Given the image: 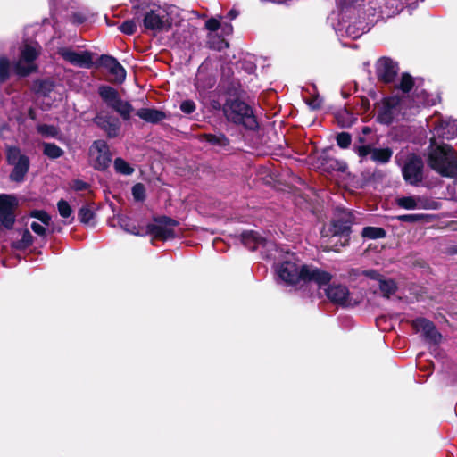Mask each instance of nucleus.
Segmentation results:
<instances>
[{"instance_id":"obj_25","label":"nucleus","mask_w":457,"mask_h":457,"mask_svg":"<svg viewBox=\"0 0 457 457\" xmlns=\"http://www.w3.org/2000/svg\"><path fill=\"white\" fill-rule=\"evenodd\" d=\"M136 114L140 119L150 123H157L165 118L163 112L152 108H141Z\"/></svg>"},{"instance_id":"obj_21","label":"nucleus","mask_w":457,"mask_h":457,"mask_svg":"<svg viewBox=\"0 0 457 457\" xmlns=\"http://www.w3.org/2000/svg\"><path fill=\"white\" fill-rule=\"evenodd\" d=\"M101 62L113 77L114 82L122 83L125 80L126 71L114 57L110 55H102Z\"/></svg>"},{"instance_id":"obj_23","label":"nucleus","mask_w":457,"mask_h":457,"mask_svg":"<svg viewBox=\"0 0 457 457\" xmlns=\"http://www.w3.org/2000/svg\"><path fill=\"white\" fill-rule=\"evenodd\" d=\"M434 129L437 137L447 140L453 139L457 137V120H442Z\"/></svg>"},{"instance_id":"obj_47","label":"nucleus","mask_w":457,"mask_h":457,"mask_svg":"<svg viewBox=\"0 0 457 457\" xmlns=\"http://www.w3.org/2000/svg\"><path fill=\"white\" fill-rule=\"evenodd\" d=\"M220 26V22L218 19L211 18L209 19L206 23L205 27L210 31H216Z\"/></svg>"},{"instance_id":"obj_10","label":"nucleus","mask_w":457,"mask_h":457,"mask_svg":"<svg viewBox=\"0 0 457 457\" xmlns=\"http://www.w3.org/2000/svg\"><path fill=\"white\" fill-rule=\"evenodd\" d=\"M242 242L245 247L252 251L260 249L262 253H263V250H266L267 258L273 257L270 252L276 250V245L272 241L267 240L255 231L244 232L242 234Z\"/></svg>"},{"instance_id":"obj_29","label":"nucleus","mask_w":457,"mask_h":457,"mask_svg":"<svg viewBox=\"0 0 457 457\" xmlns=\"http://www.w3.org/2000/svg\"><path fill=\"white\" fill-rule=\"evenodd\" d=\"M361 235L363 237L369 239H378L386 237V231L381 228L377 227H365L362 229Z\"/></svg>"},{"instance_id":"obj_15","label":"nucleus","mask_w":457,"mask_h":457,"mask_svg":"<svg viewBox=\"0 0 457 457\" xmlns=\"http://www.w3.org/2000/svg\"><path fill=\"white\" fill-rule=\"evenodd\" d=\"M399 71L398 64L388 57H381L376 63L378 79L383 82H392Z\"/></svg>"},{"instance_id":"obj_1","label":"nucleus","mask_w":457,"mask_h":457,"mask_svg":"<svg viewBox=\"0 0 457 457\" xmlns=\"http://www.w3.org/2000/svg\"><path fill=\"white\" fill-rule=\"evenodd\" d=\"M276 274L287 285H295L300 282H312L319 287L328 284L332 275L312 265H304L294 253H287L286 259L277 264Z\"/></svg>"},{"instance_id":"obj_50","label":"nucleus","mask_w":457,"mask_h":457,"mask_svg":"<svg viewBox=\"0 0 457 457\" xmlns=\"http://www.w3.org/2000/svg\"><path fill=\"white\" fill-rule=\"evenodd\" d=\"M71 188L75 191H83L88 188V184L82 180L76 179L72 182Z\"/></svg>"},{"instance_id":"obj_6","label":"nucleus","mask_w":457,"mask_h":457,"mask_svg":"<svg viewBox=\"0 0 457 457\" xmlns=\"http://www.w3.org/2000/svg\"><path fill=\"white\" fill-rule=\"evenodd\" d=\"M38 44H26L21 50L19 60L13 64L14 72L21 77H25L37 71L36 60L40 54Z\"/></svg>"},{"instance_id":"obj_42","label":"nucleus","mask_w":457,"mask_h":457,"mask_svg":"<svg viewBox=\"0 0 457 457\" xmlns=\"http://www.w3.org/2000/svg\"><path fill=\"white\" fill-rule=\"evenodd\" d=\"M31 217L37 219L44 225L48 226L51 220V217L45 211L35 210L31 212Z\"/></svg>"},{"instance_id":"obj_39","label":"nucleus","mask_w":457,"mask_h":457,"mask_svg":"<svg viewBox=\"0 0 457 457\" xmlns=\"http://www.w3.org/2000/svg\"><path fill=\"white\" fill-rule=\"evenodd\" d=\"M137 25L132 20H128L122 22L120 26V30L126 35H132L136 32Z\"/></svg>"},{"instance_id":"obj_2","label":"nucleus","mask_w":457,"mask_h":457,"mask_svg":"<svg viewBox=\"0 0 457 457\" xmlns=\"http://www.w3.org/2000/svg\"><path fill=\"white\" fill-rule=\"evenodd\" d=\"M416 104L410 106V99L408 96L402 98L398 96H391L383 99L378 107V120L380 123L390 124L394 120L407 119L418 112L419 104H427L425 100L420 98L416 100Z\"/></svg>"},{"instance_id":"obj_28","label":"nucleus","mask_w":457,"mask_h":457,"mask_svg":"<svg viewBox=\"0 0 457 457\" xmlns=\"http://www.w3.org/2000/svg\"><path fill=\"white\" fill-rule=\"evenodd\" d=\"M43 153L50 159H56L63 154V150L55 144L43 143Z\"/></svg>"},{"instance_id":"obj_30","label":"nucleus","mask_w":457,"mask_h":457,"mask_svg":"<svg viewBox=\"0 0 457 457\" xmlns=\"http://www.w3.org/2000/svg\"><path fill=\"white\" fill-rule=\"evenodd\" d=\"M33 243V237L28 229L22 231V236L20 240L12 243V247L18 250L25 249L31 245Z\"/></svg>"},{"instance_id":"obj_5","label":"nucleus","mask_w":457,"mask_h":457,"mask_svg":"<svg viewBox=\"0 0 457 457\" xmlns=\"http://www.w3.org/2000/svg\"><path fill=\"white\" fill-rule=\"evenodd\" d=\"M222 111L229 122L242 125L248 129H254L258 126L252 108L243 101L228 99L224 104Z\"/></svg>"},{"instance_id":"obj_37","label":"nucleus","mask_w":457,"mask_h":457,"mask_svg":"<svg viewBox=\"0 0 457 457\" xmlns=\"http://www.w3.org/2000/svg\"><path fill=\"white\" fill-rule=\"evenodd\" d=\"M425 218V214H403L396 217V219L403 222L414 223L422 220Z\"/></svg>"},{"instance_id":"obj_27","label":"nucleus","mask_w":457,"mask_h":457,"mask_svg":"<svg viewBox=\"0 0 457 457\" xmlns=\"http://www.w3.org/2000/svg\"><path fill=\"white\" fill-rule=\"evenodd\" d=\"M37 132L46 138H61L60 129L54 125L40 124L37 126Z\"/></svg>"},{"instance_id":"obj_38","label":"nucleus","mask_w":457,"mask_h":457,"mask_svg":"<svg viewBox=\"0 0 457 457\" xmlns=\"http://www.w3.org/2000/svg\"><path fill=\"white\" fill-rule=\"evenodd\" d=\"M132 195L136 201H143L145 198V189L143 184L137 183L132 187Z\"/></svg>"},{"instance_id":"obj_33","label":"nucleus","mask_w":457,"mask_h":457,"mask_svg":"<svg viewBox=\"0 0 457 457\" xmlns=\"http://www.w3.org/2000/svg\"><path fill=\"white\" fill-rule=\"evenodd\" d=\"M10 62L5 56H0V81L6 80L9 77Z\"/></svg>"},{"instance_id":"obj_26","label":"nucleus","mask_w":457,"mask_h":457,"mask_svg":"<svg viewBox=\"0 0 457 457\" xmlns=\"http://www.w3.org/2000/svg\"><path fill=\"white\" fill-rule=\"evenodd\" d=\"M399 207L406 210H415L421 208V200L415 196H403L396 199Z\"/></svg>"},{"instance_id":"obj_17","label":"nucleus","mask_w":457,"mask_h":457,"mask_svg":"<svg viewBox=\"0 0 457 457\" xmlns=\"http://www.w3.org/2000/svg\"><path fill=\"white\" fill-rule=\"evenodd\" d=\"M357 154L361 157V162H363L365 159L370 157L372 161L380 163L387 162L391 156L392 151L385 148H374L369 145L357 146L355 148Z\"/></svg>"},{"instance_id":"obj_44","label":"nucleus","mask_w":457,"mask_h":457,"mask_svg":"<svg viewBox=\"0 0 457 457\" xmlns=\"http://www.w3.org/2000/svg\"><path fill=\"white\" fill-rule=\"evenodd\" d=\"M180 110L187 114H190L195 111V104L192 100L183 101L180 104Z\"/></svg>"},{"instance_id":"obj_51","label":"nucleus","mask_w":457,"mask_h":457,"mask_svg":"<svg viewBox=\"0 0 457 457\" xmlns=\"http://www.w3.org/2000/svg\"><path fill=\"white\" fill-rule=\"evenodd\" d=\"M30 228L33 230V232L37 234L38 236H45L46 234V228L44 224L42 225L34 221L31 223Z\"/></svg>"},{"instance_id":"obj_48","label":"nucleus","mask_w":457,"mask_h":457,"mask_svg":"<svg viewBox=\"0 0 457 457\" xmlns=\"http://www.w3.org/2000/svg\"><path fill=\"white\" fill-rule=\"evenodd\" d=\"M361 274L370 279L379 280L382 278L381 275L375 270H365L361 271Z\"/></svg>"},{"instance_id":"obj_41","label":"nucleus","mask_w":457,"mask_h":457,"mask_svg":"<svg viewBox=\"0 0 457 457\" xmlns=\"http://www.w3.org/2000/svg\"><path fill=\"white\" fill-rule=\"evenodd\" d=\"M351 141V136L346 132H341L337 136V143L341 148H347L350 145Z\"/></svg>"},{"instance_id":"obj_40","label":"nucleus","mask_w":457,"mask_h":457,"mask_svg":"<svg viewBox=\"0 0 457 457\" xmlns=\"http://www.w3.org/2000/svg\"><path fill=\"white\" fill-rule=\"evenodd\" d=\"M57 207L58 212L62 218H69L71 215V208L66 201L60 200L57 204Z\"/></svg>"},{"instance_id":"obj_8","label":"nucleus","mask_w":457,"mask_h":457,"mask_svg":"<svg viewBox=\"0 0 457 457\" xmlns=\"http://www.w3.org/2000/svg\"><path fill=\"white\" fill-rule=\"evenodd\" d=\"M98 92L107 106L117 112L123 120H129L134 109L129 102L120 97L116 89L109 86H103L99 87Z\"/></svg>"},{"instance_id":"obj_7","label":"nucleus","mask_w":457,"mask_h":457,"mask_svg":"<svg viewBox=\"0 0 457 457\" xmlns=\"http://www.w3.org/2000/svg\"><path fill=\"white\" fill-rule=\"evenodd\" d=\"M98 92L107 106L117 112L123 120H129L134 109L129 102L120 97L116 89L109 86H103L99 87Z\"/></svg>"},{"instance_id":"obj_18","label":"nucleus","mask_w":457,"mask_h":457,"mask_svg":"<svg viewBox=\"0 0 457 457\" xmlns=\"http://www.w3.org/2000/svg\"><path fill=\"white\" fill-rule=\"evenodd\" d=\"M95 123L105 131L109 137H116L119 135L120 122L118 118L100 112L94 119Z\"/></svg>"},{"instance_id":"obj_56","label":"nucleus","mask_w":457,"mask_h":457,"mask_svg":"<svg viewBox=\"0 0 457 457\" xmlns=\"http://www.w3.org/2000/svg\"><path fill=\"white\" fill-rule=\"evenodd\" d=\"M85 21V17H71V21L73 23H83Z\"/></svg>"},{"instance_id":"obj_24","label":"nucleus","mask_w":457,"mask_h":457,"mask_svg":"<svg viewBox=\"0 0 457 457\" xmlns=\"http://www.w3.org/2000/svg\"><path fill=\"white\" fill-rule=\"evenodd\" d=\"M347 241H345L344 237L332 238V234L329 235L326 229L321 231V246L325 251H336L337 252L339 246H343L345 245Z\"/></svg>"},{"instance_id":"obj_53","label":"nucleus","mask_w":457,"mask_h":457,"mask_svg":"<svg viewBox=\"0 0 457 457\" xmlns=\"http://www.w3.org/2000/svg\"><path fill=\"white\" fill-rule=\"evenodd\" d=\"M238 16V12L235 9H232L230 10L228 12V18L229 20H234L236 19L237 17Z\"/></svg>"},{"instance_id":"obj_20","label":"nucleus","mask_w":457,"mask_h":457,"mask_svg":"<svg viewBox=\"0 0 457 457\" xmlns=\"http://www.w3.org/2000/svg\"><path fill=\"white\" fill-rule=\"evenodd\" d=\"M163 225H149L148 232L152 234L155 238L162 240H168L175 237V232L171 227L176 226L178 223L176 220L163 218Z\"/></svg>"},{"instance_id":"obj_49","label":"nucleus","mask_w":457,"mask_h":457,"mask_svg":"<svg viewBox=\"0 0 457 457\" xmlns=\"http://www.w3.org/2000/svg\"><path fill=\"white\" fill-rule=\"evenodd\" d=\"M120 226L124 228V230H126L129 233H131L133 235L140 234L136 226H134V225L130 226V225L127 224V221L124 219L120 220Z\"/></svg>"},{"instance_id":"obj_57","label":"nucleus","mask_w":457,"mask_h":457,"mask_svg":"<svg viewBox=\"0 0 457 457\" xmlns=\"http://www.w3.org/2000/svg\"><path fill=\"white\" fill-rule=\"evenodd\" d=\"M29 116L31 119H35V116H34V112L32 109L29 110Z\"/></svg>"},{"instance_id":"obj_52","label":"nucleus","mask_w":457,"mask_h":457,"mask_svg":"<svg viewBox=\"0 0 457 457\" xmlns=\"http://www.w3.org/2000/svg\"><path fill=\"white\" fill-rule=\"evenodd\" d=\"M308 104L312 109H318L321 105V100L319 97H316V98L312 99V101L308 102Z\"/></svg>"},{"instance_id":"obj_11","label":"nucleus","mask_w":457,"mask_h":457,"mask_svg":"<svg viewBox=\"0 0 457 457\" xmlns=\"http://www.w3.org/2000/svg\"><path fill=\"white\" fill-rule=\"evenodd\" d=\"M57 54L67 62L78 66L89 68L93 63L92 54L88 51L77 52L71 47H59Z\"/></svg>"},{"instance_id":"obj_13","label":"nucleus","mask_w":457,"mask_h":457,"mask_svg":"<svg viewBox=\"0 0 457 457\" xmlns=\"http://www.w3.org/2000/svg\"><path fill=\"white\" fill-rule=\"evenodd\" d=\"M423 162L415 154L410 155L403 167V176L411 185H417L422 180Z\"/></svg>"},{"instance_id":"obj_43","label":"nucleus","mask_w":457,"mask_h":457,"mask_svg":"<svg viewBox=\"0 0 457 457\" xmlns=\"http://www.w3.org/2000/svg\"><path fill=\"white\" fill-rule=\"evenodd\" d=\"M328 163L330 168L338 171H345L347 169V164L344 161L330 159Z\"/></svg>"},{"instance_id":"obj_32","label":"nucleus","mask_w":457,"mask_h":457,"mask_svg":"<svg viewBox=\"0 0 457 457\" xmlns=\"http://www.w3.org/2000/svg\"><path fill=\"white\" fill-rule=\"evenodd\" d=\"M113 166L115 170L122 175H130L134 171V169L122 158H116Z\"/></svg>"},{"instance_id":"obj_55","label":"nucleus","mask_w":457,"mask_h":457,"mask_svg":"<svg viewBox=\"0 0 457 457\" xmlns=\"http://www.w3.org/2000/svg\"><path fill=\"white\" fill-rule=\"evenodd\" d=\"M232 30H233V28H232L231 24H228V23L224 24L223 31L226 34H230L232 32Z\"/></svg>"},{"instance_id":"obj_36","label":"nucleus","mask_w":457,"mask_h":457,"mask_svg":"<svg viewBox=\"0 0 457 457\" xmlns=\"http://www.w3.org/2000/svg\"><path fill=\"white\" fill-rule=\"evenodd\" d=\"M94 218V212L88 207H81L79 212V219L84 224H89Z\"/></svg>"},{"instance_id":"obj_45","label":"nucleus","mask_w":457,"mask_h":457,"mask_svg":"<svg viewBox=\"0 0 457 457\" xmlns=\"http://www.w3.org/2000/svg\"><path fill=\"white\" fill-rule=\"evenodd\" d=\"M54 87V84L50 80H44L41 81L38 87V92L43 94L44 96H46L49 94Z\"/></svg>"},{"instance_id":"obj_9","label":"nucleus","mask_w":457,"mask_h":457,"mask_svg":"<svg viewBox=\"0 0 457 457\" xmlns=\"http://www.w3.org/2000/svg\"><path fill=\"white\" fill-rule=\"evenodd\" d=\"M7 160L13 166L10 175L11 179L16 182L22 181L29 168V158L22 154L19 148L10 147L7 150Z\"/></svg>"},{"instance_id":"obj_54","label":"nucleus","mask_w":457,"mask_h":457,"mask_svg":"<svg viewBox=\"0 0 457 457\" xmlns=\"http://www.w3.org/2000/svg\"><path fill=\"white\" fill-rule=\"evenodd\" d=\"M353 29H354V27H353V26H352V25H350V26L347 28V30H346V31H347V33H348L349 35H353V37H360V36L363 33V32H361V33L354 34V32H353Z\"/></svg>"},{"instance_id":"obj_12","label":"nucleus","mask_w":457,"mask_h":457,"mask_svg":"<svg viewBox=\"0 0 457 457\" xmlns=\"http://www.w3.org/2000/svg\"><path fill=\"white\" fill-rule=\"evenodd\" d=\"M18 205L17 198L12 195H0V221L2 225L10 229L15 221V209Z\"/></svg>"},{"instance_id":"obj_14","label":"nucleus","mask_w":457,"mask_h":457,"mask_svg":"<svg viewBox=\"0 0 457 457\" xmlns=\"http://www.w3.org/2000/svg\"><path fill=\"white\" fill-rule=\"evenodd\" d=\"M90 156L94 167L99 170L106 169L111 162V154L108 145L104 140H96L90 147Z\"/></svg>"},{"instance_id":"obj_4","label":"nucleus","mask_w":457,"mask_h":457,"mask_svg":"<svg viewBox=\"0 0 457 457\" xmlns=\"http://www.w3.org/2000/svg\"><path fill=\"white\" fill-rule=\"evenodd\" d=\"M143 24L146 29L153 31L169 30L171 27V14L175 11V7L168 4H158L149 3L143 7Z\"/></svg>"},{"instance_id":"obj_35","label":"nucleus","mask_w":457,"mask_h":457,"mask_svg":"<svg viewBox=\"0 0 457 457\" xmlns=\"http://www.w3.org/2000/svg\"><path fill=\"white\" fill-rule=\"evenodd\" d=\"M412 86L413 79L409 74H403L400 80L399 88L403 93H407L412 88Z\"/></svg>"},{"instance_id":"obj_34","label":"nucleus","mask_w":457,"mask_h":457,"mask_svg":"<svg viewBox=\"0 0 457 457\" xmlns=\"http://www.w3.org/2000/svg\"><path fill=\"white\" fill-rule=\"evenodd\" d=\"M378 283L380 290L387 297L395 290V284L393 280H384L381 278Z\"/></svg>"},{"instance_id":"obj_3","label":"nucleus","mask_w":457,"mask_h":457,"mask_svg":"<svg viewBox=\"0 0 457 457\" xmlns=\"http://www.w3.org/2000/svg\"><path fill=\"white\" fill-rule=\"evenodd\" d=\"M428 163L429 167L443 177L457 176V154L447 144L436 145V139H430Z\"/></svg>"},{"instance_id":"obj_46","label":"nucleus","mask_w":457,"mask_h":457,"mask_svg":"<svg viewBox=\"0 0 457 457\" xmlns=\"http://www.w3.org/2000/svg\"><path fill=\"white\" fill-rule=\"evenodd\" d=\"M336 1H337V6L344 10V9L351 8V7L354 6L355 4H360L363 0H336Z\"/></svg>"},{"instance_id":"obj_19","label":"nucleus","mask_w":457,"mask_h":457,"mask_svg":"<svg viewBox=\"0 0 457 457\" xmlns=\"http://www.w3.org/2000/svg\"><path fill=\"white\" fill-rule=\"evenodd\" d=\"M412 327L417 333H421L424 338L434 344H437L441 335L434 324L425 318H419L412 321Z\"/></svg>"},{"instance_id":"obj_16","label":"nucleus","mask_w":457,"mask_h":457,"mask_svg":"<svg viewBox=\"0 0 457 457\" xmlns=\"http://www.w3.org/2000/svg\"><path fill=\"white\" fill-rule=\"evenodd\" d=\"M327 297L334 303L342 306H354L357 302L350 295L347 287L344 285H331L326 289Z\"/></svg>"},{"instance_id":"obj_22","label":"nucleus","mask_w":457,"mask_h":457,"mask_svg":"<svg viewBox=\"0 0 457 457\" xmlns=\"http://www.w3.org/2000/svg\"><path fill=\"white\" fill-rule=\"evenodd\" d=\"M351 222L350 213H344L342 220H333L328 231L332 233V238H338L340 237H344L345 241H348Z\"/></svg>"},{"instance_id":"obj_31","label":"nucleus","mask_w":457,"mask_h":457,"mask_svg":"<svg viewBox=\"0 0 457 457\" xmlns=\"http://www.w3.org/2000/svg\"><path fill=\"white\" fill-rule=\"evenodd\" d=\"M204 138L206 142L210 143L213 145L225 146L228 144V138L223 134H205L204 135Z\"/></svg>"}]
</instances>
